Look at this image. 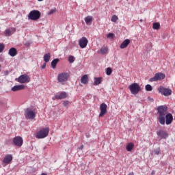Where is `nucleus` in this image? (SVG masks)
Masks as SVG:
<instances>
[{
	"mask_svg": "<svg viewBox=\"0 0 175 175\" xmlns=\"http://www.w3.org/2000/svg\"><path fill=\"white\" fill-rule=\"evenodd\" d=\"M43 150H46V146H44V147L43 148Z\"/></svg>",
	"mask_w": 175,
	"mask_h": 175,
	"instance_id": "47",
	"label": "nucleus"
},
{
	"mask_svg": "<svg viewBox=\"0 0 175 175\" xmlns=\"http://www.w3.org/2000/svg\"><path fill=\"white\" fill-rule=\"evenodd\" d=\"M157 91L159 94H161V95H164V96H169L172 94V90L164 88L163 86H160L157 89Z\"/></svg>",
	"mask_w": 175,
	"mask_h": 175,
	"instance_id": "8",
	"label": "nucleus"
},
{
	"mask_svg": "<svg viewBox=\"0 0 175 175\" xmlns=\"http://www.w3.org/2000/svg\"><path fill=\"white\" fill-rule=\"evenodd\" d=\"M25 89V85H14L11 88V91H12L13 92H16L17 91H21Z\"/></svg>",
	"mask_w": 175,
	"mask_h": 175,
	"instance_id": "15",
	"label": "nucleus"
},
{
	"mask_svg": "<svg viewBox=\"0 0 175 175\" xmlns=\"http://www.w3.org/2000/svg\"><path fill=\"white\" fill-rule=\"evenodd\" d=\"M153 29H159L161 28V25L159 23H154L152 25Z\"/></svg>",
	"mask_w": 175,
	"mask_h": 175,
	"instance_id": "27",
	"label": "nucleus"
},
{
	"mask_svg": "<svg viewBox=\"0 0 175 175\" xmlns=\"http://www.w3.org/2000/svg\"><path fill=\"white\" fill-rule=\"evenodd\" d=\"M111 73H113V70L111 69V68L109 67L106 69V75L107 76H110V75H111Z\"/></svg>",
	"mask_w": 175,
	"mask_h": 175,
	"instance_id": "28",
	"label": "nucleus"
},
{
	"mask_svg": "<svg viewBox=\"0 0 175 175\" xmlns=\"http://www.w3.org/2000/svg\"><path fill=\"white\" fill-rule=\"evenodd\" d=\"M8 54L10 57H16L17 55V49L16 48L10 49Z\"/></svg>",
	"mask_w": 175,
	"mask_h": 175,
	"instance_id": "19",
	"label": "nucleus"
},
{
	"mask_svg": "<svg viewBox=\"0 0 175 175\" xmlns=\"http://www.w3.org/2000/svg\"><path fill=\"white\" fill-rule=\"evenodd\" d=\"M154 154H155V155H159V154H161V149H159V148L155 149L154 150Z\"/></svg>",
	"mask_w": 175,
	"mask_h": 175,
	"instance_id": "34",
	"label": "nucleus"
},
{
	"mask_svg": "<svg viewBox=\"0 0 175 175\" xmlns=\"http://www.w3.org/2000/svg\"><path fill=\"white\" fill-rule=\"evenodd\" d=\"M5 76H8V75H9V71L6 70V71L5 72Z\"/></svg>",
	"mask_w": 175,
	"mask_h": 175,
	"instance_id": "42",
	"label": "nucleus"
},
{
	"mask_svg": "<svg viewBox=\"0 0 175 175\" xmlns=\"http://www.w3.org/2000/svg\"><path fill=\"white\" fill-rule=\"evenodd\" d=\"M157 113L159 114L158 121L161 125H165V116L167 114V107L166 105H161L157 107Z\"/></svg>",
	"mask_w": 175,
	"mask_h": 175,
	"instance_id": "1",
	"label": "nucleus"
},
{
	"mask_svg": "<svg viewBox=\"0 0 175 175\" xmlns=\"http://www.w3.org/2000/svg\"><path fill=\"white\" fill-rule=\"evenodd\" d=\"M108 39H113L114 38V33H109L107 35Z\"/></svg>",
	"mask_w": 175,
	"mask_h": 175,
	"instance_id": "36",
	"label": "nucleus"
},
{
	"mask_svg": "<svg viewBox=\"0 0 175 175\" xmlns=\"http://www.w3.org/2000/svg\"><path fill=\"white\" fill-rule=\"evenodd\" d=\"M100 114H99V117H103V116H105V114H106V113H107V105H106V103H103L100 104Z\"/></svg>",
	"mask_w": 175,
	"mask_h": 175,
	"instance_id": "12",
	"label": "nucleus"
},
{
	"mask_svg": "<svg viewBox=\"0 0 175 175\" xmlns=\"http://www.w3.org/2000/svg\"><path fill=\"white\" fill-rule=\"evenodd\" d=\"M93 17L92 16H88L85 18V24H87V25H90V24H91V23H92V20H93Z\"/></svg>",
	"mask_w": 175,
	"mask_h": 175,
	"instance_id": "21",
	"label": "nucleus"
},
{
	"mask_svg": "<svg viewBox=\"0 0 175 175\" xmlns=\"http://www.w3.org/2000/svg\"><path fill=\"white\" fill-rule=\"evenodd\" d=\"M68 97V94L65 92H62L59 94L55 95V99H65Z\"/></svg>",
	"mask_w": 175,
	"mask_h": 175,
	"instance_id": "17",
	"label": "nucleus"
},
{
	"mask_svg": "<svg viewBox=\"0 0 175 175\" xmlns=\"http://www.w3.org/2000/svg\"><path fill=\"white\" fill-rule=\"evenodd\" d=\"M69 79V73L67 72H62L57 76V81L60 84H65L68 79Z\"/></svg>",
	"mask_w": 175,
	"mask_h": 175,
	"instance_id": "6",
	"label": "nucleus"
},
{
	"mask_svg": "<svg viewBox=\"0 0 175 175\" xmlns=\"http://www.w3.org/2000/svg\"><path fill=\"white\" fill-rule=\"evenodd\" d=\"M16 80L21 84H25V83H29L31 81V77L27 75H22L16 78Z\"/></svg>",
	"mask_w": 175,
	"mask_h": 175,
	"instance_id": "7",
	"label": "nucleus"
},
{
	"mask_svg": "<svg viewBox=\"0 0 175 175\" xmlns=\"http://www.w3.org/2000/svg\"><path fill=\"white\" fill-rule=\"evenodd\" d=\"M79 150H83L84 148V146L81 145L79 148H78Z\"/></svg>",
	"mask_w": 175,
	"mask_h": 175,
	"instance_id": "41",
	"label": "nucleus"
},
{
	"mask_svg": "<svg viewBox=\"0 0 175 175\" xmlns=\"http://www.w3.org/2000/svg\"><path fill=\"white\" fill-rule=\"evenodd\" d=\"M51 58V55L50 54V53H48L44 55V61L45 63L49 62Z\"/></svg>",
	"mask_w": 175,
	"mask_h": 175,
	"instance_id": "24",
	"label": "nucleus"
},
{
	"mask_svg": "<svg viewBox=\"0 0 175 175\" xmlns=\"http://www.w3.org/2000/svg\"><path fill=\"white\" fill-rule=\"evenodd\" d=\"M102 83V77H94L93 85H99Z\"/></svg>",
	"mask_w": 175,
	"mask_h": 175,
	"instance_id": "23",
	"label": "nucleus"
},
{
	"mask_svg": "<svg viewBox=\"0 0 175 175\" xmlns=\"http://www.w3.org/2000/svg\"><path fill=\"white\" fill-rule=\"evenodd\" d=\"M12 33H13L12 32V30H10V29H7V30L5 31V36H10V35H12Z\"/></svg>",
	"mask_w": 175,
	"mask_h": 175,
	"instance_id": "33",
	"label": "nucleus"
},
{
	"mask_svg": "<svg viewBox=\"0 0 175 175\" xmlns=\"http://www.w3.org/2000/svg\"><path fill=\"white\" fill-rule=\"evenodd\" d=\"M14 32H16V29H13Z\"/></svg>",
	"mask_w": 175,
	"mask_h": 175,
	"instance_id": "46",
	"label": "nucleus"
},
{
	"mask_svg": "<svg viewBox=\"0 0 175 175\" xmlns=\"http://www.w3.org/2000/svg\"><path fill=\"white\" fill-rule=\"evenodd\" d=\"M25 116L27 120H33L36 117V112L32 108H27L25 111Z\"/></svg>",
	"mask_w": 175,
	"mask_h": 175,
	"instance_id": "4",
	"label": "nucleus"
},
{
	"mask_svg": "<svg viewBox=\"0 0 175 175\" xmlns=\"http://www.w3.org/2000/svg\"><path fill=\"white\" fill-rule=\"evenodd\" d=\"M68 62L70 63V64H73L74 62H75V57H73V56H69L68 57Z\"/></svg>",
	"mask_w": 175,
	"mask_h": 175,
	"instance_id": "32",
	"label": "nucleus"
},
{
	"mask_svg": "<svg viewBox=\"0 0 175 175\" xmlns=\"http://www.w3.org/2000/svg\"><path fill=\"white\" fill-rule=\"evenodd\" d=\"M58 62H59V59L58 58H56L55 59H53L51 63V68L53 69H55V68H57V64H58Z\"/></svg>",
	"mask_w": 175,
	"mask_h": 175,
	"instance_id": "20",
	"label": "nucleus"
},
{
	"mask_svg": "<svg viewBox=\"0 0 175 175\" xmlns=\"http://www.w3.org/2000/svg\"><path fill=\"white\" fill-rule=\"evenodd\" d=\"M165 123L166 125H170V124L173 122V115H172L170 113L165 114Z\"/></svg>",
	"mask_w": 175,
	"mask_h": 175,
	"instance_id": "14",
	"label": "nucleus"
},
{
	"mask_svg": "<svg viewBox=\"0 0 175 175\" xmlns=\"http://www.w3.org/2000/svg\"><path fill=\"white\" fill-rule=\"evenodd\" d=\"M129 175H135V174H133V172H130V173L129 174Z\"/></svg>",
	"mask_w": 175,
	"mask_h": 175,
	"instance_id": "43",
	"label": "nucleus"
},
{
	"mask_svg": "<svg viewBox=\"0 0 175 175\" xmlns=\"http://www.w3.org/2000/svg\"><path fill=\"white\" fill-rule=\"evenodd\" d=\"M5 50V45L2 43H0V53H2Z\"/></svg>",
	"mask_w": 175,
	"mask_h": 175,
	"instance_id": "37",
	"label": "nucleus"
},
{
	"mask_svg": "<svg viewBox=\"0 0 175 175\" xmlns=\"http://www.w3.org/2000/svg\"><path fill=\"white\" fill-rule=\"evenodd\" d=\"M11 161H13V156L12 154H7L4 159H3V163H5L6 165H9Z\"/></svg>",
	"mask_w": 175,
	"mask_h": 175,
	"instance_id": "16",
	"label": "nucleus"
},
{
	"mask_svg": "<svg viewBox=\"0 0 175 175\" xmlns=\"http://www.w3.org/2000/svg\"><path fill=\"white\" fill-rule=\"evenodd\" d=\"M129 89L132 95H137L140 91H142V88L137 83H133L129 86Z\"/></svg>",
	"mask_w": 175,
	"mask_h": 175,
	"instance_id": "2",
	"label": "nucleus"
},
{
	"mask_svg": "<svg viewBox=\"0 0 175 175\" xmlns=\"http://www.w3.org/2000/svg\"><path fill=\"white\" fill-rule=\"evenodd\" d=\"M129 43H131V40L126 39L120 44V49H126V47H128V45L129 44Z\"/></svg>",
	"mask_w": 175,
	"mask_h": 175,
	"instance_id": "18",
	"label": "nucleus"
},
{
	"mask_svg": "<svg viewBox=\"0 0 175 175\" xmlns=\"http://www.w3.org/2000/svg\"><path fill=\"white\" fill-rule=\"evenodd\" d=\"M133 147H135V144L133 143H129L126 146V151L131 152L133 150Z\"/></svg>",
	"mask_w": 175,
	"mask_h": 175,
	"instance_id": "25",
	"label": "nucleus"
},
{
	"mask_svg": "<svg viewBox=\"0 0 175 175\" xmlns=\"http://www.w3.org/2000/svg\"><path fill=\"white\" fill-rule=\"evenodd\" d=\"M117 20H118V16H117L116 15H113L111 21H112V23H116Z\"/></svg>",
	"mask_w": 175,
	"mask_h": 175,
	"instance_id": "31",
	"label": "nucleus"
},
{
	"mask_svg": "<svg viewBox=\"0 0 175 175\" xmlns=\"http://www.w3.org/2000/svg\"><path fill=\"white\" fill-rule=\"evenodd\" d=\"M140 23H143V19L139 20Z\"/></svg>",
	"mask_w": 175,
	"mask_h": 175,
	"instance_id": "45",
	"label": "nucleus"
},
{
	"mask_svg": "<svg viewBox=\"0 0 175 175\" xmlns=\"http://www.w3.org/2000/svg\"><path fill=\"white\" fill-rule=\"evenodd\" d=\"M56 12H57V10H55V9L51 10L49 11L48 15L51 16V14H54V13H55Z\"/></svg>",
	"mask_w": 175,
	"mask_h": 175,
	"instance_id": "35",
	"label": "nucleus"
},
{
	"mask_svg": "<svg viewBox=\"0 0 175 175\" xmlns=\"http://www.w3.org/2000/svg\"><path fill=\"white\" fill-rule=\"evenodd\" d=\"M49 132L50 129L49 128L42 129L38 133H37L36 137V139H44L49 136Z\"/></svg>",
	"mask_w": 175,
	"mask_h": 175,
	"instance_id": "5",
	"label": "nucleus"
},
{
	"mask_svg": "<svg viewBox=\"0 0 175 175\" xmlns=\"http://www.w3.org/2000/svg\"><path fill=\"white\" fill-rule=\"evenodd\" d=\"M165 74L159 72L154 75V77H152L150 79L149 81H151L152 83L154 81H158L159 80H163L165 79Z\"/></svg>",
	"mask_w": 175,
	"mask_h": 175,
	"instance_id": "9",
	"label": "nucleus"
},
{
	"mask_svg": "<svg viewBox=\"0 0 175 175\" xmlns=\"http://www.w3.org/2000/svg\"><path fill=\"white\" fill-rule=\"evenodd\" d=\"M46 63H44L42 66V69H46Z\"/></svg>",
	"mask_w": 175,
	"mask_h": 175,
	"instance_id": "40",
	"label": "nucleus"
},
{
	"mask_svg": "<svg viewBox=\"0 0 175 175\" xmlns=\"http://www.w3.org/2000/svg\"><path fill=\"white\" fill-rule=\"evenodd\" d=\"M148 100H149V102H151V103L154 102V98H152L148 97Z\"/></svg>",
	"mask_w": 175,
	"mask_h": 175,
	"instance_id": "39",
	"label": "nucleus"
},
{
	"mask_svg": "<svg viewBox=\"0 0 175 175\" xmlns=\"http://www.w3.org/2000/svg\"><path fill=\"white\" fill-rule=\"evenodd\" d=\"M79 44L81 49H85L87 47V44H88V39H87L85 37H82L79 40Z\"/></svg>",
	"mask_w": 175,
	"mask_h": 175,
	"instance_id": "13",
	"label": "nucleus"
},
{
	"mask_svg": "<svg viewBox=\"0 0 175 175\" xmlns=\"http://www.w3.org/2000/svg\"><path fill=\"white\" fill-rule=\"evenodd\" d=\"M0 107H9V106L8 105V103L0 101Z\"/></svg>",
	"mask_w": 175,
	"mask_h": 175,
	"instance_id": "29",
	"label": "nucleus"
},
{
	"mask_svg": "<svg viewBox=\"0 0 175 175\" xmlns=\"http://www.w3.org/2000/svg\"><path fill=\"white\" fill-rule=\"evenodd\" d=\"M70 104V102H69L68 100L64 101V103H63V105L65 106L66 107L69 106Z\"/></svg>",
	"mask_w": 175,
	"mask_h": 175,
	"instance_id": "38",
	"label": "nucleus"
},
{
	"mask_svg": "<svg viewBox=\"0 0 175 175\" xmlns=\"http://www.w3.org/2000/svg\"><path fill=\"white\" fill-rule=\"evenodd\" d=\"M152 174H155V171H152Z\"/></svg>",
	"mask_w": 175,
	"mask_h": 175,
	"instance_id": "44",
	"label": "nucleus"
},
{
	"mask_svg": "<svg viewBox=\"0 0 175 175\" xmlns=\"http://www.w3.org/2000/svg\"><path fill=\"white\" fill-rule=\"evenodd\" d=\"M157 135L160 139H167L169 133L166 130L160 129L157 132Z\"/></svg>",
	"mask_w": 175,
	"mask_h": 175,
	"instance_id": "10",
	"label": "nucleus"
},
{
	"mask_svg": "<svg viewBox=\"0 0 175 175\" xmlns=\"http://www.w3.org/2000/svg\"><path fill=\"white\" fill-rule=\"evenodd\" d=\"M40 11L33 10L29 13L28 19L32 20V21H36L37 20H39V18H40Z\"/></svg>",
	"mask_w": 175,
	"mask_h": 175,
	"instance_id": "3",
	"label": "nucleus"
},
{
	"mask_svg": "<svg viewBox=\"0 0 175 175\" xmlns=\"http://www.w3.org/2000/svg\"><path fill=\"white\" fill-rule=\"evenodd\" d=\"M146 91H152V86L151 85L148 84L145 86Z\"/></svg>",
	"mask_w": 175,
	"mask_h": 175,
	"instance_id": "30",
	"label": "nucleus"
},
{
	"mask_svg": "<svg viewBox=\"0 0 175 175\" xmlns=\"http://www.w3.org/2000/svg\"><path fill=\"white\" fill-rule=\"evenodd\" d=\"M13 143H14V145L16 146V147H21L23 143V137L20 136H16L14 137Z\"/></svg>",
	"mask_w": 175,
	"mask_h": 175,
	"instance_id": "11",
	"label": "nucleus"
},
{
	"mask_svg": "<svg viewBox=\"0 0 175 175\" xmlns=\"http://www.w3.org/2000/svg\"><path fill=\"white\" fill-rule=\"evenodd\" d=\"M107 51H109V49H107V47H104L102 48L100 50H98V53H101L103 55L105 54H107Z\"/></svg>",
	"mask_w": 175,
	"mask_h": 175,
	"instance_id": "26",
	"label": "nucleus"
},
{
	"mask_svg": "<svg viewBox=\"0 0 175 175\" xmlns=\"http://www.w3.org/2000/svg\"><path fill=\"white\" fill-rule=\"evenodd\" d=\"M81 83H82V84H87V83H88V75H85L82 76L81 78Z\"/></svg>",
	"mask_w": 175,
	"mask_h": 175,
	"instance_id": "22",
	"label": "nucleus"
}]
</instances>
